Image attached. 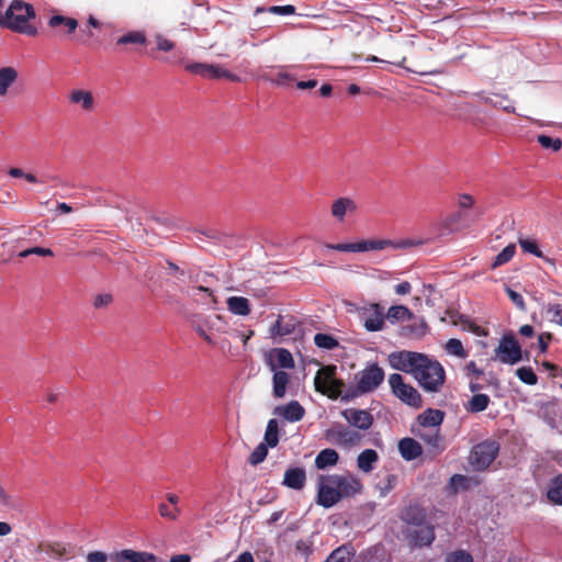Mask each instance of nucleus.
<instances>
[{
    "label": "nucleus",
    "instance_id": "obj_1",
    "mask_svg": "<svg viewBox=\"0 0 562 562\" xmlns=\"http://www.w3.org/2000/svg\"><path fill=\"white\" fill-rule=\"evenodd\" d=\"M412 375L418 385L428 393L440 392L446 382V371L442 364L425 353H423Z\"/></svg>",
    "mask_w": 562,
    "mask_h": 562
},
{
    "label": "nucleus",
    "instance_id": "obj_2",
    "mask_svg": "<svg viewBox=\"0 0 562 562\" xmlns=\"http://www.w3.org/2000/svg\"><path fill=\"white\" fill-rule=\"evenodd\" d=\"M36 16L32 4L23 0H13L5 10L4 29L27 36L37 35V27L31 21Z\"/></svg>",
    "mask_w": 562,
    "mask_h": 562
},
{
    "label": "nucleus",
    "instance_id": "obj_3",
    "mask_svg": "<svg viewBox=\"0 0 562 562\" xmlns=\"http://www.w3.org/2000/svg\"><path fill=\"white\" fill-rule=\"evenodd\" d=\"M384 370L376 363H369L363 370L355 375L356 387L349 389L344 398L351 400L358 395L367 394L376 390L384 380Z\"/></svg>",
    "mask_w": 562,
    "mask_h": 562
},
{
    "label": "nucleus",
    "instance_id": "obj_4",
    "mask_svg": "<svg viewBox=\"0 0 562 562\" xmlns=\"http://www.w3.org/2000/svg\"><path fill=\"white\" fill-rule=\"evenodd\" d=\"M413 245L414 243L412 240H401L395 243L391 239H363L357 243L326 244L325 247L337 251L366 252L371 250H383L389 247L408 248Z\"/></svg>",
    "mask_w": 562,
    "mask_h": 562
},
{
    "label": "nucleus",
    "instance_id": "obj_5",
    "mask_svg": "<svg viewBox=\"0 0 562 562\" xmlns=\"http://www.w3.org/2000/svg\"><path fill=\"white\" fill-rule=\"evenodd\" d=\"M324 436L328 442L342 448L357 447L362 442L364 438V434L360 432V430H355L350 426L342 424H336L333 427L326 429Z\"/></svg>",
    "mask_w": 562,
    "mask_h": 562
},
{
    "label": "nucleus",
    "instance_id": "obj_6",
    "mask_svg": "<svg viewBox=\"0 0 562 562\" xmlns=\"http://www.w3.org/2000/svg\"><path fill=\"white\" fill-rule=\"evenodd\" d=\"M498 451L499 446L496 441H482L472 448L469 457L470 464L474 470L483 471L496 459Z\"/></svg>",
    "mask_w": 562,
    "mask_h": 562
},
{
    "label": "nucleus",
    "instance_id": "obj_7",
    "mask_svg": "<svg viewBox=\"0 0 562 562\" xmlns=\"http://www.w3.org/2000/svg\"><path fill=\"white\" fill-rule=\"evenodd\" d=\"M389 384L392 393L403 403L420 408L423 406V398L419 392L411 384L404 382L400 373H393L389 378Z\"/></svg>",
    "mask_w": 562,
    "mask_h": 562
},
{
    "label": "nucleus",
    "instance_id": "obj_8",
    "mask_svg": "<svg viewBox=\"0 0 562 562\" xmlns=\"http://www.w3.org/2000/svg\"><path fill=\"white\" fill-rule=\"evenodd\" d=\"M495 355L502 363L515 364L524 359L522 350L513 335H504L495 349Z\"/></svg>",
    "mask_w": 562,
    "mask_h": 562
},
{
    "label": "nucleus",
    "instance_id": "obj_9",
    "mask_svg": "<svg viewBox=\"0 0 562 562\" xmlns=\"http://www.w3.org/2000/svg\"><path fill=\"white\" fill-rule=\"evenodd\" d=\"M403 532L412 548L430 547L436 539L435 527L427 522L413 528L406 527Z\"/></svg>",
    "mask_w": 562,
    "mask_h": 562
},
{
    "label": "nucleus",
    "instance_id": "obj_10",
    "mask_svg": "<svg viewBox=\"0 0 562 562\" xmlns=\"http://www.w3.org/2000/svg\"><path fill=\"white\" fill-rule=\"evenodd\" d=\"M340 414L351 428L360 430L362 434L369 430L374 423L373 415L366 409L350 407L341 411Z\"/></svg>",
    "mask_w": 562,
    "mask_h": 562
},
{
    "label": "nucleus",
    "instance_id": "obj_11",
    "mask_svg": "<svg viewBox=\"0 0 562 562\" xmlns=\"http://www.w3.org/2000/svg\"><path fill=\"white\" fill-rule=\"evenodd\" d=\"M325 480L335 487L338 494H341V498L350 497L362 488L360 480L351 475L328 474Z\"/></svg>",
    "mask_w": 562,
    "mask_h": 562
},
{
    "label": "nucleus",
    "instance_id": "obj_12",
    "mask_svg": "<svg viewBox=\"0 0 562 562\" xmlns=\"http://www.w3.org/2000/svg\"><path fill=\"white\" fill-rule=\"evenodd\" d=\"M422 352L402 350L393 352L390 360L392 367L396 370L413 374L416 364L422 359Z\"/></svg>",
    "mask_w": 562,
    "mask_h": 562
},
{
    "label": "nucleus",
    "instance_id": "obj_13",
    "mask_svg": "<svg viewBox=\"0 0 562 562\" xmlns=\"http://www.w3.org/2000/svg\"><path fill=\"white\" fill-rule=\"evenodd\" d=\"M326 475H321L317 485V504L329 508L336 505L341 499V494L325 480Z\"/></svg>",
    "mask_w": 562,
    "mask_h": 562
},
{
    "label": "nucleus",
    "instance_id": "obj_14",
    "mask_svg": "<svg viewBox=\"0 0 562 562\" xmlns=\"http://www.w3.org/2000/svg\"><path fill=\"white\" fill-rule=\"evenodd\" d=\"M363 326L368 331H379L384 327V311L383 307L378 303H372L368 307L363 308Z\"/></svg>",
    "mask_w": 562,
    "mask_h": 562
},
{
    "label": "nucleus",
    "instance_id": "obj_15",
    "mask_svg": "<svg viewBox=\"0 0 562 562\" xmlns=\"http://www.w3.org/2000/svg\"><path fill=\"white\" fill-rule=\"evenodd\" d=\"M413 432L435 453H440L445 450L443 437L440 435L439 428H418L413 430Z\"/></svg>",
    "mask_w": 562,
    "mask_h": 562
},
{
    "label": "nucleus",
    "instance_id": "obj_16",
    "mask_svg": "<svg viewBox=\"0 0 562 562\" xmlns=\"http://www.w3.org/2000/svg\"><path fill=\"white\" fill-rule=\"evenodd\" d=\"M113 562H157L154 553L124 549L111 555Z\"/></svg>",
    "mask_w": 562,
    "mask_h": 562
},
{
    "label": "nucleus",
    "instance_id": "obj_17",
    "mask_svg": "<svg viewBox=\"0 0 562 562\" xmlns=\"http://www.w3.org/2000/svg\"><path fill=\"white\" fill-rule=\"evenodd\" d=\"M300 322L292 315H279L276 323L270 328L271 337H284L294 333Z\"/></svg>",
    "mask_w": 562,
    "mask_h": 562
},
{
    "label": "nucleus",
    "instance_id": "obj_18",
    "mask_svg": "<svg viewBox=\"0 0 562 562\" xmlns=\"http://www.w3.org/2000/svg\"><path fill=\"white\" fill-rule=\"evenodd\" d=\"M401 519L407 527L413 528L427 522V515L422 506L412 504L402 510Z\"/></svg>",
    "mask_w": 562,
    "mask_h": 562
},
{
    "label": "nucleus",
    "instance_id": "obj_19",
    "mask_svg": "<svg viewBox=\"0 0 562 562\" xmlns=\"http://www.w3.org/2000/svg\"><path fill=\"white\" fill-rule=\"evenodd\" d=\"M357 211V204L356 202L348 198V196H341L336 199L330 206V214L333 217H335L338 222H344L345 216L349 213L352 214Z\"/></svg>",
    "mask_w": 562,
    "mask_h": 562
},
{
    "label": "nucleus",
    "instance_id": "obj_20",
    "mask_svg": "<svg viewBox=\"0 0 562 562\" xmlns=\"http://www.w3.org/2000/svg\"><path fill=\"white\" fill-rule=\"evenodd\" d=\"M306 472L301 467L289 468L284 472L282 484L289 488L301 491L305 486Z\"/></svg>",
    "mask_w": 562,
    "mask_h": 562
},
{
    "label": "nucleus",
    "instance_id": "obj_21",
    "mask_svg": "<svg viewBox=\"0 0 562 562\" xmlns=\"http://www.w3.org/2000/svg\"><path fill=\"white\" fill-rule=\"evenodd\" d=\"M276 414L284 417L291 423H295L300 422L304 417L305 409L297 401H291L284 406H278L276 408Z\"/></svg>",
    "mask_w": 562,
    "mask_h": 562
},
{
    "label": "nucleus",
    "instance_id": "obj_22",
    "mask_svg": "<svg viewBox=\"0 0 562 562\" xmlns=\"http://www.w3.org/2000/svg\"><path fill=\"white\" fill-rule=\"evenodd\" d=\"M445 413L440 409L428 408L417 417L419 428H438L443 422Z\"/></svg>",
    "mask_w": 562,
    "mask_h": 562
},
{
    "label": "nucleus",
    "instance_id": "obj_23",
    "mask_svg": "<svg viewBox=\"0 0 562 562\" xmlns=\"http://www.w3.org/2000/svg\"><path fill=\"white\" fill-rule=\"evenodd\" d=\"M398 450L403 459L412 461L423 453V448L418 441L413 438H403L398 442Z\"/></svg>",
    "mask_w": 562,
    "mask_h": 562
},
{
    "label": "nucleus",
    "instance_id": "obj_24",
    "mask_svg": "<svg viewBox=\"0 0 562 562\" xmlns=\"http://www.w3.org/2000/svg\"><path fill=\"white\" fill-rule=\"evenodd\" d=\"M19 72L14 67L0 68V98L8 95L10 88L16 82Z\"/></svg>",
    "mask_w": 562,
    "mask_h": 562
},
{
    "label": "nucleus",
    "instance_id": "obj_25",
    "mask_svg": "<svg viewBox=\"0 0 562 562\" xmlns=\"http://www.w3.org/2000/svg\"><path fill=\"white\" fill-rule=\"evenodd\" d=\"M276 360L270 359L268 364L272 371H277V368L293 369L295 363L291 352L284 348L273 349Z\"/></svg>",
    "mask_w": 562,
    "mask_h": 562
},
{
    "label": "nucleus",
    "instance_id": "obj_26",
    "mask_svg": "<svg viewBox=\"0 0 562 562\" xmlns=\"http://www.w3.org/2000/svg\"><path fill=\"white\" fill-rule=\"evenodd\" d=\"M265 79L283 88H291L295 82V77L284 67H280L277 71L266 75Z\"/></svg>",
    "mask_w": 562,
    "mask_h": 562
},
{
    "label": "nucleus",
    "instance_id": "obj_27",
    "mask_svg": "<svg viewBox=\"0 0 562 562\" xmlns=\"http://www.w3.org/2000/svg\"><path fill=\"white\" fill-rule=\"evenodd\" d=\"M69 102L80 104L83 111H92L94 108V98L88 90H74L69 94Z\"/></svg>",
    "mask_w": 562,
    "mask_h": 562
},
{
    "label": "nucleus",
    "instance_id": "obj_28",
    "mask_svg": "<svg viewBox=\"0 0 562 562\" xmlns=\"http://www.w3.org/2000/svg\"><path fill=\"white\" fill-rule=\"evenodd\" d=\"M336 366H325L321 368L314 378V386L316 391H322V387H326L333 380L336 379Z\"/></svg>",
    "mask_w": 562,
    "mask_h": 562
},
{
    "label": "nucleus",
    "instance_id": "obj_29",
    "mask_svg": "<svg viewBox=\"0 0 562 562\" xmlns=\"http://www.w3.org/2000/svg\"><path fill=\"white\" fill-rule=\"evenodd\" d=\"M547 498L550 503L562 506V473L550 480L547 487Z\"/></svg>",
    "mask_w": 562,
    "mask_h": 562
},
{
    "label": "nucleus",
    "instance_id": "obj_30",
    "mask_svg": "<svg viewBox=\"0 0 562 562\" xmlns=\"http://www.w3.org/2000/svg\"><path fill=\"white\" fill-rule=\"evenodd\" d=\"M339 454L336 450L326 448L319 451L315 458V467L318 470H324L328 467H334L338 463Z\"/></svg>",
    "mask_w": 562,
    "mask_h": 562
},
{
    "label": "nucleus",
    "instance_id": "obj_31",
    "mask_svg": "<svg viewBox=\"0 0 562 562\" xmlns=\"http://www.w3.org/2000/svg\"><path fill=\"white\" fill-rule=\"evenodd\" d=\"M226 304L228 311L238 316H247L251 311L248 299L244 296H231L227 299Z\"/></svg>",
    "mask_w": 562,
    "mask_h": 562
},
{
    "label": "nucleus",
    "instance_id": "obj_32",
    "mask_svg": "<svg viewBox=\"0 0 562 562\" xmlns=\"http://www.w3.org/2000/svg\"><path fill=\"white\" fill-rule=\"evenodd\" d=\"M379 460V454L373 449H366L357 458L358 468L364 472L369 473L374 469V464Z\"/></svg>",
    "mask_w": 562,
    "mask_h": 562
},
{
    "label": "nucleus",
    "instance_id": "obj_33",
    "mask_svg": "<svg viewBox=\"0 0 562 562\" xmlns=\"http://www.w3.org/2000/svg\"><path fill=\"white\" fill-rule=\"evenodd\" d=\"M273 396L281 398L285 395L286 385L290 382V376L285 371H274L273 378Z\"/></svg>",
    "mask_w": 562,
    "mask_h": 562
},
{
    "label": "nucleus",
    "instance_id": "obj_34",
    "mask_svg": "<svg viewBox=\"0 0 562 562\" xmlns=\"http://www.w3.org/2000/svg\"><path fill=\"white\" fill-rule=\"evenodd\" d=\"M490 404V396L483 393L474 394L471 400L464 405L469 413H480L487 408Z\"/></svg>",
    "mask_w": 562,
    "mask_h": 562
},
{
    "label": "nucleus",
    "instance_id": "obj_35",
    "mask_svg": "<svg viewBox=\"0 0 562 562\" xmlns=\"http://www.w3.org/2000/svg\"><path fill=\"white\" fill-rule=\"evenodd\" d=\"M40 549L45 551L48 554H53L57 559L69 558L70 550L69 548L60 542H47L41 543Z\"/></svg>",
    "mask_w": 562,
    "mask_h": 562
},
{
    "label": "nucleus",
    "instance_id": "obj_36",
    "mask_svg": "<svg viewBox=\"0 0 562 562\" xmlns=\"http://www.w3.org/2000/svg\"><path fill=\"white\" fill-rule=\"evenodd\" d=\"M147 43V37L145 32L143 31H131L116 40V45H145Z\"/></svg>",
    "mask_w": 562,
    "mask_h": 562
},
{
    "label": "nucleus",
    "instance_id": "obj_37",
    "mask_svg": "<svg viewBox=\"0 0 562 562\" xmlns=\"http://www.w3.org/2000/svg\"><path fill=\"white\" fill-rule=\"evenodd\" d=\"M518 243L525 252L532 254L533 256L541 258L546 262L554 265V261L552 259L543 255L536 240L529 238H519Z\"/></svg>",
    "mask_w": 562,
    "mask_h": 562
},
{
    "label": "nucleus",
    "instance_id": "obj_38",
    "mask_svg": "<svg viewBox=\"0 0 562 562\" xmlns=\"http://www.w3.org/2000/svg\"><path fill=\"white\" fill-rule=\"evenodd\" d=\"M384 316L391 323H395L400 321L411 319L413 318L414 315L408 307L404 305H394L389 308L386 315Z\"/></svg>",
    "mask_w": 562,
    "mask_h": 562
},
{
    "label": "nucleus",
    "instance_id": "obj_39",
    "mask_svg": "<svg viewBox=\"0 0 562 562\" xmlns=\"http://www.w3.org/2000/svg\"><path fill=\"white\" fill-rule=\"evenodd\" d=\"M48 25L50 27L64 25L67 29V33L71 34L76 31V29L78 26V21L74 18H68V16H64V15H53L48 20Z\"/></svg>",
    "mask_w": 562,
    "mask_h": 562
},
{
    "label": "nucleus",
    "instance_id": "obj_40",
    "mask_svg": "<svg viewBox=\"0 0 562 562\" xmlns=\"http://www.w3.org/2000/svg\"><path fill=\"white\" fill-rule=\"evenodd\" d=\"M344 389H345L344 381L339 380V379H335L330 382L329 385H327L326 387H322V391H318V392L324 395H327L329 398H333V400H336L340 396L342 400H345L344 398L345 394H342Z\"/></svg>",
    "mask_w": 562,
    "mask_h": 562
},
{
    "label": "nucleus",
    "instance_id": "obj_41",
    "mask_svg": "<svg viewBox=\"0 0 562 562\" xmlns=\"http://www.w3.org/2000/svg\"><path fill=\"white\" fill-rule=\"evenodd\" d=\"M453 325H460L463 330H468L477 336H486V331L465 315L458 316V319L453 321Z\"/></svg>",
    "mask_w": 562,
    "mask_h": 562
},
{
    "label": "nucleus",
    "instance_id": "obj_42",
    "mask_svg": "<svg viewBox=\"0 0 562 562\" xmlns=\"http://www.w3.org/2000/svg\"><path fill=\"white\" fill-rule=\"evenodd\" d=\"M266 445L274 448L279 443V430L278 423L276 419H270L267 424L265 432Z\"/></svg>",
    "mask_w": 562,
    "mask_h": 562
},
{
    "label": "nucleus",
    "instance_id": "obj_43",
    "mask_svg": "<svg viewBox=\"0 0 562 562\" xmlns=\"http://www.w3.org/2000/svg\"><path fill=\"white\" fill-rule=\"evenodd\" d=\"M314 344L318 348L326 350H333L339 346V342L335 337L323 333H318L314 336Z\"/></svg>",
    "mask_w": 562,
    "mask_h": 562
},
{
    "label": "nucleus",
    "instance_id": "obj_44",
    "mask_svg": "<svg viewBox=\"0 0 562 562\" xmlns=\"http://www.w3.org/2000/svg\"><path fill=\"white\" fill-rule=\"evenodd\" d=\"M463 217H464V214L461 211L446 216L442 220V226H443L445 232H442L441 235L456 231L459 226V223L463 220Z\"/></svg>",
    "mask_w": 562,
    "mask_h": 562
},
{
    "label": "nucleus",
    "instance_id": "obj_45",
    "mask_svg": "<svg viewBox=\"0 0 562 562\" xmlns=\"http://www.w3.org/2000/svg\"><path fill=\"white\" fill-rule=\"evenodd\" d=\"M516 246L514 244L507 245L494 259L492 267L496 268L507 263L514 257Z\"/></svg>",
    "mask_w": 562,
    "mask_h": 562
},
{
    "label": "nucleus",
    "instance_id": "obj_46",
    "mask_svg": "<svg viewBox=\"0 0 562 562\" xmlns=\"http://www.w3.org/2000/svg\"><path fill=\"white\" fill-rule=\"evenodd\" d=\"M517 378L525 384L536 385L538 376L531 367H520L516 370Z\"/></svg>",
    "mask_w": 562,
    "mask_h": 562
},
{
    "label": "nucleus",
    "instance_id": "obj_47",
    "mask_svg": "<svg viewBox=\"0 0 562 562\" xmlns=\"http://www.w3.org/2000/svg\"><path fill=\"white\" fill-rule=\"evenodd\" d=\"M445 349L449 355H452V356H456V357H459L462 359L468 357V352L464 350L462 342L457 338L449 339L446 344Z\"/></svg>",
    "mask_w": 562,
    "mask_h": 562
},
{
    "label": "nucleus",
    "instance_id": "obj_48",
    "mask_svg": "<svg viewBox=\"0 0 562 562\" xmlns=\"http://www.w3.org/2000/svg\"><path fill=\"white\" fill-rule=\"evenodd\" d=\"M225 78L229 81L236 82L239 81V77L221 66L211 65L210 79H221Z\"/></svg>",
    "mask_w": 562,
    "mask_h": 562
},
{
    "label": "nucleus",
    "instance_id": "obj_49",
    "mask_svg": "<svg viewBox=\"0 0 562 562\" xmlns=\"http://www.w3.org/2000/svg\"><path fill=\"white\" fill-rule=\"evenodd\" d=\"M268 447L266 443L260 442L249 456V463L251 465L260 464L267 458Z\"/></svg>",
    "mask_w": 562,
    "mask_h": 562
},
{
    "label": "nucleus",
    "instance_id": "obj_50",
    "mask_svg": "<svg viewBox=\"0 0 562 562\" xmlns=\"http://www.w3.org/2000/svg\"><path fill=\"white\" fill-rule=\"evenodd\" d=\"M538 143L547 149L558 151L562 147V140L560 138H553L548 135L541 134L537 137Z\"/></svg>",
    "mask_w": 562,
    "mask_h": 562
},
{
    "label": "nucleus",
    "instance_id": "obj_51",
    "mask_svg": "<svg viewBox=\"0 0 562 562\" xmlns=\"http://www.w3.org/2000/svg\"><path fill=\"white\" fill-rule=\"evenodd\" d=\"M186 70L191 74L199 75L203 78L210 79L211 65L203 63L188 64Z\"/></svg>",
    "mask_w": 562,
    "mask_h": 562
},
{
    "label": "nucleus",
    "instance_id": "obj_52",
    "mask_svg": "<svg viewBox=\"0 0 562 562\" xmlns=\"http://www.w3.org/2000/svg\"><path fill=\"white\" fill-rule=\"evenodd\" d=\"M349 555L350 552L345 547H339L327 557L325 562H349Z\"/></svg>",
    "mask_w": 562,
    "mask_h": 562
},
{
    "label": "nucleus",
    "instance_id": "obj_53",
    "mask_svg": "<svg viewBox=\"0 0 562 562\" xmlns=\"http://www.w3.org/2000/svg\"><path fill=\"white\" fill-rule=\"evenodd\" d=\"M446 562H473V558L464 550H456L447 554Z\"/></svg>",
    "mask_w": 562,
    "mask_h": 562
},
{
    "label": "nucleus",
    "instance_id": "obj_54",
    "mask_svg": "<svg viewBox=\"0 0 562 562\" xmlns=\"http://www.w3.org/2000/svg\"><path fill=\"white\" fill-rule=\"evenodd\" d=\"M159 515L162 518L176 520L180 514L179 507H170L168 504L161 503L158 507Z\"/></svg>",
    "mask_w": 562,
    "mask_h": 562
},
{
    "label": "nucleus",
    "instance_id": "obj_55",
    "mask_svg": "<svg viewBox=\"0 0 562 562\" xmlns=\"http://www.w3.org/2000/svg\"><path fill=\"white\" fill-rule=\"evenodd\" d=\"M30 255H38V256H54V252L50 248H43V247H32L27 248L25 250H22L19 252L20 258H26Z\"/></svg>",
    "mask_w": 562,
    "mask_h": 562
},
{
    "label": "nucleus",
    "instance_id": "obj_56",
    "mask_svg": "<svg viewBox=\"0 0 562 562\" xmlns=\"http://www.w3.org/2000/svg\"><path fill=\"white\" fill-rule=\"evenodd\" d=\"M8 175L13 178H24L30 183H36L38 180L35 175L24 172L21 168H10Z\"/></svg>",
    "mask_w": 562,
    "mask_h": 562
},
{
    "label": "nucleus",
    "instance_id": "obj_57",
    "mask_svg": "<svg viewBox=\"0 0 562 562\" xmlns=\"http://www.w3.org/2000/svg\"><path fill=\"white\" fill-rule=\"evenodd\" d=\"M155 41L157 44V49L160 52H170L176 47L175 42L166 38L162 34H156Z\"/></svg>",
    "mask_w": 562,
    "mask_h": 562
},
{
    "label": "nucleus",
    "instance_id": "obj_58",
    "mask_svg": "<svg viewBox=\"0 0 562 562\" xmlns=\"http://www.w3.org/2000/svg\"><path fill=\"white\" fill-rule=\"evenodd\" d=\"M295 551L300 555L307 558L312 553V542L305 539L297 540L295 543Z\"/></svg>",
    "mask_w": 562,
    "mask_h": 562
},
{
    "label": "nucleus",
    "instance_id": "obj_59",
    "mask_svg": "<svg viewBox=\"0 0 562 562\" xmlns=\"http://www.w3.org/2000/svg\"><path fill=\"white\" fill-rule=\"evenodd\" d=\"M113 302V296L110 293L97 294L93 299V306L95 308H103Z\"/></svg>",
    "mask_w": 562,
    "mask_h": 562
},
{
    "label": "nucleus",
    "instance_id": "obj_60",
    "mask_svg": "<svg viewBox=\"0 0 562 562\" xmlns=\"http://www.w3.org/2000/svg\"><path fill=\"white\" fill-rule=\"evenodd\" d=\"M268 12L280 15H291L295 13V7L291 4L272 5L268 9Z\"/></svg>",
    "mask_w": 562,
    "mask_h": 562
},
{
    "label": "nucleus",
    "instance_id": "obj_61",
    "mask_svg": "<svg viewBox=\"0 0 562 562\" xmlns=\"http://www.w3.org/2000/svg\"><path fill=\"white\" fill-rule=\"evenodd\" d=\"M507 295L508 297L512 300V302L520 310H525L526 308V304H525V301H524V297L521 296V294H519L518 292L507 288Z\"/></svg>",
    "mask_w": 562,
    "mask_h": 562
},
{
    "label": "nucleus",
    "instance_id": "obj_62",
    "mask_svg": "<svg viewBox=\"0 0 562 562\" xmlns=\"http://www.w3.org/2000/svg\"><path fill=\"white\" fill-rule=\"evenodd\" d=\"M548 314H550L557 323L562 325V304L549 305Z\"/></svg>",
    "mask_w": 562,
    "mask_h": 562
},
{
    "label": "nucleus",
    "instance_id": "obj_63",
    "mask_svg": "<svg viewBox=\"0 0 562 562\" xmlns=\"http://www.w3.org/2000/svg\"><path fill=\"white\" fill-rule=\"evenodd\" d=\"M88 562H106L108 554L102 551H92L87 554Z\"/></svg>",
    "mask_w": 562,
    "mask_h": 562
},
{
    "label": "nucleus",
    "instance_id": "obj_64",
    "mask_svg": "<svg viewBox=\"0 0 562 562\" xmlns=\"http://www.w3.org/2000/svg\"><path fill=\"white\" fill-rule=\"evenodd\" d=\"M458 204L460 209H470L474 204V199L470 194L463 193L459 195Z\"/></svg>",
    "mask_w": 562,
    "mask_h": 562
}]
</instances>
